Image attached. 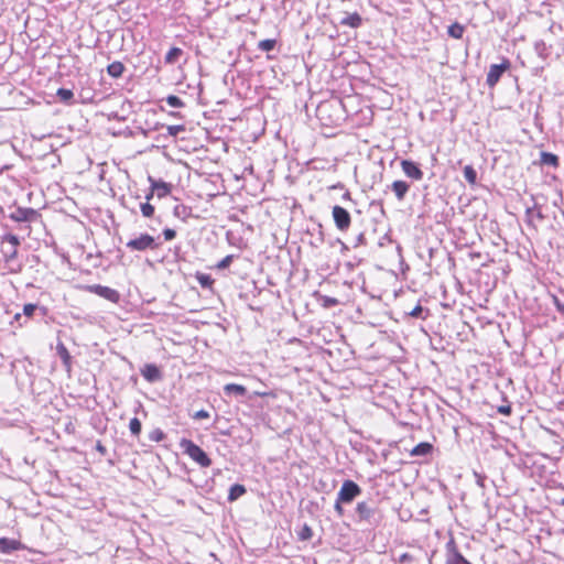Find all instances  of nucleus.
I'll list each match as a JSON object with an SVG mask.
<instances>
[{
	"instance_id": "57",
	"label": "nucleus",
	"mask_w": 564,
	"mask_h": 564,
	"mask_svg": "<svg viewBox=\"0 0 564 564\" xmlns=\"http://www.w3.org/2000/svg\"><path fill=\"white\" fill-rule=\"evenodd\" d=\"M561 506H564V498L561 500Z\"/></svg>"
},
{
	"instance_id": "56",
	"label": "nucleus",
	"mask_w": 564,
	"mask_h": 564,
	"mask_svg": "<svg viewBox=\"0 0 564 564\" xmlns=\"http://www.w3.org/2000/svg\"><path fill=\"white\" fill-rule=\"evenodd\" d=\"M70 426H72V423H69L67 426H66V430L69 431L70 430Z\"/></svg>"
},
{
	"instance_id": "41",
	"label": "nucleus",
	"mask_w": 564,
	"mask_h": 564,
	"mask_svg": "<svg viewBox=\"0 0 564 564\" xmlns=\"http://www.w3.org/2000/svg\"><path fill=\"white\" fill-rule=\"evenodd\" d=\"M39 308L37 304L28 303L23 306V314L26 317H32L34 312Z\"/></svg>"
},
{
	"instance_id": "22",
	"label": "nucleus",
	"mask_w": 564,
	"mask_h": 564,
	"mask_svg": "<svg viewBox=\"0 0 564 564\" xmlns=\"http://www.w3.org/2000/svg\"><path fill=\"white\" fill-rule=\"evenodd\" d=\"M247 492V489L243 485L235 484L229 488L227 500L229 502H234L243 496Z\"/></svg>"
},
{
	"instance_id": "15",
	"label": "nucleus",
	"mask_w": 564,
	"mask_h": 564,
	"mask_svg": "<svg viewBox=\"0 0 564 564\" xmlns=\"http://www.w3.org/2000/svg\"><path fill=\"white\" fill-rule=\"evenodd\" d=\"M339 24L351 29H358L362 24V18L357 12L346 13V15L339 21Z\"/></svg>"
},
{
	"instance_id": "4",
	"label": "nucleus",
	"mask_w": 564,
	"mask_h": 564,
	"mask_svg": "<svg viewBox=\"0 0 564 564\" xmlns=\"http://www.w3.org/2000/svg\"><path fill=\"white\" fill-rule=\"evenodd\" d=\"M511 63L508 58H503L500 64H492L487 74L486 84L488 87H495L500 80L502 74L508 70Z\"/></svg>"
},
{
	"instance_id": "18",
	"label": "nucleus",
	"mask_w": 564,
	"mask_h": 564,
	"mask_svg": "<svg viewBox=\"0 0 564 564\" xmlns=\"http://www.w3.org/2000/svg\"><path fill=\"white\" fill-rule=\"evenodd\" d=\"M539 163L541 165H547V166H552V167L556 169L560 165V159L554 153L542 151L540 153Z\"/></svg>"
},
{
	"instance_id": "48",
	"label": "nucleus",
	"mask_w": 564,
	"mask_h": 564,
	"mask_svg": "<svg viewBox=\"0 0 564 564\" xmlns=\"http://www.w3.org/2000/svg\"><path fill=\"white\" fill-rule=\"evenodd\" d=\"M343 503H344V502H338V498H337V499H336V501H335V506H334V508H335V511L337 512V514H338L339 517H341V516L344 514V508H343V506H341Z\"/></svg>"
},
{
	"instance_id": "39",
	"label": "nucleus",
	"mask_w": 564,
	"mask_h": 564,
	"mask_svg": "<svg viewBox=\"0 0 564 564\" xmlns=\"http://www.w3.org/2000/svg\"><path fill=\"white\" fill-rule=\"evenodd\" d=\"M232 260L234 254H228L217 263L216 268L219 270L227 269L231 264Z\"/></svg>"
},
{
	"instance_id": "40",
	"label": "nucleus",
	"mask_w": 564,
	"mask_h": 564,
	"mask_svg": "<svg viewBox=\"0 0 564 564\" xmlns=\"http://www.w3.org/2000/svg\"><path fill=\"white\" fill-rule=\"evenodd\" d=\"M149 438L153 442H161L165 438V434L162 430L156 429L150 433Z\"/></svg>"
},
{
	"instance_id": "31",
	"label": "nucleus",
	"mask_w": 564,
	"mask_h": 564,
	"mask_svg": "<svg viewBox=\"0 0 564 564\" xmlns=\"http://www.w3.org/2000/svg\"><path fill=\"white\" fill-rule=\"evenodd\" d=\"M410 316L414 318L420 319H426L430 315V312L427 308L423 307L422 305L417 304L410 313Z\"/></svg>"
},
{
	"instance_id": "23",
	"label": "nucleus",
	"mask_w": 564,
	"mask_h": 564,
	"mask_svg": "<svg viewBox=\"0 0 564 564\" xmlns=\"http://www.w3.org/2000/svg\"><path fill=\"white\" fill-rule=\"evenodd\" d=\"M552 46L546 45L543 40H539L534 43V51L539 57L546 59L551 54Z\"/></svg>"
},
{
	"instance_id": "28",
	"label": "nucleus",
	"mask_w": 564,
	"mask_h": 564,
	"mask_svg": "<svg viewBox=\"0 0 564 564\" xmlns=\"http://www.w3.org/2000/svg\"><path fill=\"white\" fill-rule=\"evenodd\" d=\"M195 278L203 289H210L214 284V279L210 274L197 272Z\"/></svg>"
},
{
	"instance_id": "26",
	"label": "nucleus",
	"mask_w": 564,
	"mask_h": 564,
	"mask_svg": "<svg viewBox=\"0 0 564 564\" xmlns=\"http://www.w3.org/2000/svg\"><path fill=\"white\" fill-rule=\"evenodd\" d=\"M465 28L458 22L451 24L447 29V33L451 37L459 40L463 37Z\"/></svg>"
},
{
	"instance_id": "33",
	"label": "nucleus",
	"mask_w": 564,
	"mask_h": 564,
	"mask_svg": "<svg viewBox=\"0 0 564 564\" xmlns=\"http://www.w3.org/2000/svg\"><path fill=\"white\" fill-rule=\"evenodd\" d=\"M129 430L133 436H139L142 430L141 421L138 417H132L129 423Z\"/></svg>"
},
{
	"instance_id": "3",
	"label": "nucleus",
	"mask_w": 564,
	"mask_h": 564,
	"mask_svg": "<svg viewBox=\"0 0 564 564\" xmlns=\"http://www.w3.org/2000/svg\"><path fill=\"white\" fill-rule=\"evenodd\" d=\"M361 494V488L354 480H345L337 494L338 502L350 503Z\"/></svg>"
},
{
	"instance_id": "50",
	"label": "nucleus",
	"mask_w": 564,
	"mask_h": 564,
	"mask_svg": "<svg viewBox=\"0 0 564 564\" xmlns=\"http://www.w3.org/2000/svg\"><path fill=\"white\" fill-rule=\"evenodd\" d=\"M96 451L102 455H105L107 453V448L100 442H97Z\"/></svg>"
},
{
	"instance_id": "29",
	"label": "nucleus",
	"mask_w": 564,
	"mask_h": 564,
	"mask_svg": "<svg viewBox=\"0 0 564 564\" xmlns=\"http://www.w3.org/2000/svg\"><path fill=\"white\" fill-rule=\"evenodd\" d=\"M465 180L470 184L475 185L477 182V172L473 165H466L463 170Z\"/></svg>"
},
{
	"instance_id": "7",
	"label": "nucleus",
	"mask_w": 564,
	"mask_h": 564,
	"mask_svg": "<svg viewBox=\"0 0 564 564\" xmlns=\"http://www.w3.org/2000/svg\"><path fill=\"white\" fill-rule=\"evenodd\" d=\"M446 561L445 564H471L464 555L459 552L454 539H451L446 543Z\"/></svg>"
},
{
	"instance_id": "54",
	"label": "nucleus",
	"mask_w": 564,
	"mask_h": 564,
	"mask_svg": "<svg viewBox=\"0 0 564 564\" xmlns=\"http://www.w3.org/2000/svg\"><path fill=\"white\" fill-rule=\"evenodd\" d=\"M319 240L321 241L324 240V235H323V231H322V225H319Z\"/></svg>"
},
{
	"instance_id": "34",
	"label": "nucleus",
	"mask_w": 564,
	"mask_h": 564,
	"mask_svg": "<svg viewBox=\"0 0 564 564\" xmlns=\"http://www.w3.org/2000/svg\"><path fill=\"white\" fill-rule=\"evenodd\" d=\"M319 301L322 303V306L325 308H330L339 304V301L337 299L328 295H321Z\"/></svg>"
},
{
	"instance_id": "45",
	"label": "nucleus",
	"mask_w": 564,
	"mask_h": 564,
	"mask_svg": "<svg viewBox=\"0 0 564 564\" xmlns=\"http://www.w3.org/2000/svg\"><path fill=\"white\" fill-rule=\"evenodd\" d=\"M553 304H554L556 311L562 316H564V303H562L557 296H553Z\"/></svg>"
},
{
	"instance_id": "8",
	"label": "nucleus",
	"mask_w": 564,
	"mask_h": 564,
	"mask_svg": "<svg viewBox=\"0 0 564 564\" xmlns=\"http://www.w3.org/2000/svg\"><path fill=\"white\" fill-rule=\"evenodd\" d=\"M402 172L414 181L423 180L424 173L421 170L420 165L411 160H402L401 163Z\"/></svg>"
},
{
	"instance_id": "17",
	"label": "nucleus",
	"mask_w": 564,
	"mask_h": 564,
	"mask_svg": "<svg viewBox=\"0 0 564 564\" xmlns=\"http://www.w3.org/2000/svg\"><path fill=\"white\" fill-rule=\"evenodd\" d=\"M400 564H421L423 561L422 552L419 553H410L404 552L399 555V557L395 560Z\"/></svg>"
},
{
	"instance_id": "38",
	"label": "nucleus",
	"mask_w": 564,
	"mask_h": 564,
	"mask_svg": "<svg viewBox=\"0 0 564 564\" xmlns=\"http://www.w3.org/2000/svg\"><path fill=\"white\" fill-rule=\"evenodd\" d=\"M166 130H167V134L170 137H177V134L180 132H184L185 131V126L183 124H172V126H167L166 127Z\"/></svg>"
},
{
	"instance_id": "16",
	"label": "nucleus",
	"mask_w": 564,
	"mask_h": 564,
	"mask_svg": "<svg viewBox=\"0 0 564 564\" xmlns=\"http://www.w3.org/2000/svg\"><path fill=\"white\" fill-rule=\"evenodd\" d=\"M538 219V220H543L544 219V215L542 214V212L536 208V206H533V207H528L525 209V223L529 227H532V228H536V226L534 225V220Z\"/></svg>"
},
{
	"instance_id": "10",
	"label": "nucleus",
	"mask_w": 564,
	"mask_h": 564,
	"mask_svg": "<svg viewBox=\"0 0 564 564\" xmlns=\"http://www.w3.org/2000/svg\"><path fill=\"white\" fill-rule=\"evenodd\" d=\"M434 446L430 442H421L410 451L411 457H422L424 462L432 456Z\"/></svg>"
},
{
	"instance_id": "37",
	"label": "nucleus",
	"mask_w": 564,
	"mask_h": 564,
	"mask_svg": "<svg viewBox=\"0 0 564 564\" xmlns=\"http://www.w3.org/2000/svg\"><path fill=\"white\" fill-rule=\"evenodd\" d=\"M297 535L301 541H307L313 536V530L310 525L304 524Z\"/></svg>"
},
{
	"instance_id": "13",
	"label": "nucleus",
	"mask_w": 564,
	"mask_h": 564,
	"mask_svg": "<svg viewBox=\"0 0 564 564\" xmlns=\"http://www.w3.org/2000/svg\"><path fill=\"white\" fill-rule=\"evenodd\" d=\"M389 188L394 193L397 199L399 202H402L409 189H410V184L405 181H402V180H398V181H394L390 186Z\"/></svg>"
},
{
	"instance_id": "49",
	"label": "nucleus",
	"mask_w": 564,
	"mask_h": 564,
	"mask_svg": "<svg viewBox=\"0 0 564 564\" xmlns=\"http://www.w3.org/2000/svg\"><path fill=\"white\" fill-rule=\"evenodd\" d=\"M7 239L14 246L17 247L19 245V239L17 236L14 235H8Z\"/></svg>"
},
{
	"instance_id": "35",
	"label": "nucleus",
	"mask_w": 564,
	"mask_h": 564,
	"mask_svg": "<svg viewBox=\"0 0 564 564\" xmlns=\"http://www.w3.org/2000/svg\"><path fill=\"white\" fill-rule=\"evenodd\" d=\"M166 104L173 108L184 107V101L176 95H169L166 98Z\"/></svg>"
},
{
	"instance_id": "5",
	"label": "nucleus",
	"mask_w": 564,
	"mask_h": 564,
	"mask_svg": "<svg viewBox=\"0 0 564 564\" xmlns=\"http://www.w3.org/2000/svg\"><path fill=\"white\" fill-rule=\"evenodd\" d=\"M332 216L335 226L339 231H347L349 229L351 224V216L346 208L339 205L334 206L332 210Z\"/></svg>"
},
{
	"instance_id": "46",
	"label": "nucleus",
	"mask_w": 564,
	"mask_h": 564,
	"mask_svg": "<svg viewBox=\"0 0 564 564\" xmlns=\"http://www.w3.org/2000/svg\"><path fill=\"white\" fill-rule=\"evenodd\" d=\"M162 234H163V236H164V239H165V240H167V241H170V240L174 239V238H175V236H176V231H175L174 229H172V228H165V229H163V232H162Z\"/></svg>"
},
{
	"instance_id": "32",
	"label": "nucleus",
	"mask_w": 564,
	"mask_h": 564,
	"mask_svg": "<svg viewBox=\"0 0 564 564\" xmlns=\"http://www.w3.org/2000/svg\"><path fill=\"white\" fill-rule=\"evenodd\" d=\"M276 45V40L274 39H265L258 43V48L262 52H270Z\"/></svg>"
},
{
	"instance_id": "6",
	"label": "nucleus",
	"mask_w": 564,
	"mask_h": 564,
	"mask_svg": "<svg viewBox=\"0 0 564 564\" xmlns=\"http://www.w3.org/2000/svg\"><path fill=\"white\" fill-rule=\"evenodd\" d=\"M87 290L90 293H94L102 299L108 300L111 303H118L120 301V293L117 290L111 289L109 286H105L101 284H93L88 285Z\"/></svg>"
},
{
	"instance_id": "2",
	"label": "nucleus",
	"mask_w": 564,
	"mask_h": 564,
	"mask_svg": "<svg viewBox=\"0 0 564 564\" xmlns=\"http://www.w3.org/2000/svg\"><path fill=\"white\" fill-rule=\"evenodd\" d=\"M160 242L156 241V239L149 235V234H141L140 236L130 239L126 247L130 251H145V250H154L160 247Z\"/></svg>"
},
{
	"instance_id": "9",
	"label": "nucleus",
	"mask_w": 564,
	"mask_h": 564,
	"mask_svg": "<svg viewBox=\"0 0 564 564\" xmlns=\"http://www.w3.org/2000/svg\"><path fill=\"white\" fill-rule=\"evenodd\" d=\"M142 377L151 383L162 380L161 369L155 364H145L140 370Z\"/></svg>"
},
{
	"instance_id": "53",
	"label": "nucleus",
	"mask_w": 564,
	"mask_h": 564,
	"mask_svg": "<svg viewBox=\"0 0 564 564\" xmlns=\"http://www.w3.org/2000/svg\"><path fill=\"white\" fill-rule=\"evenodd\" d=\"M341 199L343 200H351V194L349 191H346L343 196H341Z\"/></svg>"
},
{
	"instance_id": "42",
	"label": "nucleus",
	"mask_w": 564,
	"mask_h": 564,
	"mask_svg": "<svg viewBox=\"0 0 564 564\" xmlns=\"http://www.w3.org/2000/svg\"><path fill=\"white\" fill-rule=\"evenodd\" d=\"M366 245H367V241H366L365 232H359L354 240L352 247L357 248V247L366 246Z\"/></svg>"
},
{
	"instance_id": "44",
	"label": "nucleus",
	"mask_w": 564,
	"mask_h": 564,
	"mask_svg": "<svg viewBox=\"0 0 564 564\" xmlns=\"http://www.w3.org/2000/svg\"><path fill=\"white\" fill-rule=\"evenodd\" d=\"M210 416L209 412L202 409L197 412H195L194 414H192V417L194 420H203V419H208Z\"/></svg>"
},
{
	"instance_id": "52",
	"label": "nucleus",
	"mask_w": 564,
	"mask_h": 564,
	"mask_svg": "<svg viewBox=\"0 0 564 564\" xmlns=\"http://www.w3.org/2000/svg\"><path fill=\"white\" fill-rule=\"evenodd\" d=\"M155 192L152 191V188H149V192L145 194V200L150 203V200L153 198Z\"/></svg>"
},
{
	"instance_id": "43",
	"label": "nucleus",
	"mask_w": 564,
	"mask_h": 564,
	"mask_svg": "<svg viewBox=\"0 0 564 564\" xmlns=\"http://www.w3.org/2000/svg\"><path fill=\"white\" fill-rule=\"evenodd\" d=\"M474 477H475L476 484L481 489H485L486 475L478 473V471H474Z\"/></svg>"
},
{
	"instance_id": "47",
	"label": "nucleus",
	"mask_w": 564,
	"mask_h": 564,
	"mask_svg": "<svg viewBox=\"0 0 564 564\" xmlns=\"http://www.w3.org/2000/svg\"><path fill=\"white\" fill-rule=\"evenodd\" d=\"M498 412H499L500 414H503V415H507V416H508V415H510V414H511V412H512L511 405H510V404H508V405H501V406H499V408H498Z\"/></svg>"
},
{
	"instance_id": "30",
	"label": "nucleus",
	"mask_w": 564,
	"mask_h": 564,
	"mask_svg": "<svg viewBox=\"0 0 564 564\" xmlns=\"http://www.w3.org/2000/svg\"><path fill=\"white\" fill-rule=\"evenodd\" d=\"M56 96L64 104H72L74 94L70 89L67 88H58Z\"/></svg>"
},
{
	"instance_id": "55",
	"label": "nucleus",
	"mask_w": 564,
	"mask_h": 564,
	"mask_svg": "<svg viewBox=\"0 0 564 564\" xmlns=\"http://www.w3.org/2000/svg\"><path fill=\"white\" fill-rule=\"evenodd\" d=\"M10 169V165H4L2 169H1V172H3L4 170H9Z\"/></svg>"
},
{
	"instance_id": "24",
	"label": "nucleus",
	"mask_w": 564,
	"mask_h": 564,
	"mask_svg": "<svg viewBox=\"0 0 564 564\" xmlns=\"http://www.w3.org/2000/svg\"><path fill=\"white\" fill-rule=\"evenodd\" d=\"M173 215L185 221L188 217L192 216V208L184 204H177L173 208Z\"/></svg>"
},
{
	"instance_id": "19",
	"label": "nucleus",
	"mask_w": 564,
	"mask_h": 564,
	"mask_svg": "<svg viewBox=\"0 0 564 564\" xmlns=\"http://www.w3.org/2000/svg\"><path fill=\"white\" fill-rule=\"evenodd\" d=\"M56 352H57L58 357L61 358L64 367L67 370H70V367H72V356H70L68 349L66 348V346L63 343H58L57 344Z\"/></svg>"
},
{
	"instance_id": "21",
	"label": "nucleus",
	"mask_w": 564,
	"mask_h": 564,
	"mask_svg": "<svg viewBox=\"0 0 564 564\" xmlns=\"http://www.w3.org/2000/svg\"><path fill=\"white\" fill-rule=\"evenodd\" d=\"M124 70V65L119 61H115L107 66V73L112 78H120Z\"/></svg>"
},
{
	"instance_id": "51",
	"label": "nucleus",
	"mask_w": 564,
	"mask_h": 564,
	"mask_svg": "<svg viewBox=\"0 0 564 564\" xmlns=\"http://www.w3.org/2000/svg\"><path fill=\"white\" fill-rule=\"evenodd\" d=\"M336 241L340 245V251L343 253L349 250V247L344 241H341L339 238Z\"/></svg>"
},
{
	"instance_id": "14",
	"label": "nucleus",
	"mask_w": 564,
	"mask_h": 564,
	"mask_svg": "<svg viewBox=\"0 0 564 564\" xmlns=\"http://www.w3.org/2000/svg\"><path fill=\"white\" fill-rule=\"evenodd\" d=\"M21 549L22 543L20 541L9 538H0V553L10 554Z\"/></svg>"
},
{
	"instance_id": "11",
	"label": "nucleus",
	"mask_w": 564,
	"mask_h": 564,
	"mask_svg": "<svg viewBox=\"0 0 564 564\" xmlns=\"http://www.w3.org/2000/svg\"><path fill=\"white\" fill-rule=\"evenodd\" d=\"M148 181L150 182V186L152 191L155 192L159 198H163L171 192V185L162 180H155L153 176L149 175Z\"/></svg>"
},
{
	"instance_id": "12",
	"label": "nucleus",
	"mask_w": 564,
	"mask_h": 564,
	"mask_svg": "<svg viewBox=\"0 0 564 564\" xmlns=\"http://www.w3.org/2000/svg\"><path fill=\"white\" fill-rule=\"evenodd\" d=\"M356 513L358 514L360 521L370 522L376 514V508L366 501H360L356 506Z\"/></svg>"
},
{
	"instance_id": "27",
	"label": "nucleus",
	"mask_w": 564,
	"mask_h": 564,
	"mask_svg": "<svg viewBox=\"0 0 564 564\" xmlns=\"http://www.w3.org/2000/svg\"><path fill=\"white\" fill-rule=\"evenodd\" d=\"M35 214V210L32 208H18L17 215L12 216V218L17 221H29L30 217Z\"/></svg>"
},
{
	"instance_id": "20",
	"label": "nucleus",
	"mask_w": 564,
	"mask_h": 564,
	"mask_svg": "<svg viewBox=\"0 0 564 564\" xmlns=\"http://www.w3.org/2000/svg\"><path fill=\"white\" fill-rule=\"evenodd\" d=\"M247 392L248 391L245 386L237 384V383H227L224 387V393L227 397H230V395L245 397L247 394Z\"/></svg>"
},
{
	"instance_id": "1",
	"label": "nucleus",
	"mask_w": 564,
	"mask_h": 564,
	"mask_svg": "<svg viewBox=\"0 0 564 564\" xmlns=\"http://www.w3.org/2000/svg\"><path fill=\"white\" fill-rule=\"evenodd\" d=\"M180 447L183 449L184 454L188 455L200 467H209L212 465V459L208 457L206 452L192 440L182 438Z\"/></svg>"
},
{
	"instance_id": "25",
	"label": "nucleus",
	"mask_w": 564,
	"mask_h": 564,
	"mask_svg": "<svg viewBox=\"0 0 564 564\" xmlns=\"http://www.w3.org/2000/svg\"><path fill=\"white\" fill-rule=\"evenodd\" d=\"M182 54H183L182 48L174 46L169 50V52L166 53V55L164 57V61L166 64H175L178 61V58L182 56Z\"/></svg>"
},
{
	"instance_id": "36",
	"label": "nucleus",
	"mask_w": 564,
	"mask_h": 564,
	"mask_svg": "<svg viewBox=\"0 0 564 564\" xmlns=\"http://www.w3.org/2000/svg\"><path fill=\"white\" fill-rule=\"evenodd\" d=\"M141 213L144 217L150 218L154 215V206L151 205L149 202H144L140 204Z\"/></svg>"
}]
</instances>
